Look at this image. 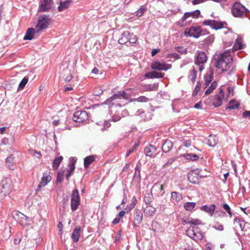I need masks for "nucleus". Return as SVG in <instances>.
Wrapping results in <instances>:
<instances>
[{
  "label": "nucleus",
  "instance_id": "nucleus-1",
  "mask_svg": "<svg viewBox=\"0 0 250 250\" xmlns=\"http://www.w3.org/2000/svg\"><path fill=\"white\" fill-rule=\"evenodd\" d=\"M231 52L227 50L220 54L216 60L215 66L222 71H227L232 65Z\"/></svg>",
  "mask_w": 250,
  "mask_h": 250
},
{
  "label": "nucleus",
  "instance_id": "nucleus-2",
  "mask_svg": "<svg viewBox=\"0 0 250 250\" xmlns=\"http://www.w3.org/2000/svg\"><path fill=\"white\" fill-rule=\"evenodd\" d=\"M12 189L11 180L8 178L2 179L0 184V197L4 198L11 193Z\"/></svg>",
  "mask_w": 250,
  "mask_h": 250
},
{
  "label": "nucleus",
  "instance_id": "nucleus-3",
  "mask_svg": "<svg viewBox=\"0 0 250 250\" xmlns=\"http://www.w3.org/2000/svg\"><path fill=\"white\" fill-rule=\"evenodd\" d=\"M231 13L235 17H243L246 16L247 9L240 3L235 2L232 7Z\"/></svg>",
  "mask_w": 250,
  "mask_h": 250
},
{
  "label": "nucleus",
  "instance_id": "nucleus-4",
  "mask_svg": "<svg viewBox=\"0 0 250 250\" xmlns=\"http://www.w3.org/2000/svg\"><path fill=\"white\" fill-rule=\"evenodd\" d=\"M12 215L14 219L22 226L25 227L29 225V218L21 212L17 210L14 211Z\"/></svg>",
  "mask_w": 250,
  "mask_h": 250
},
{
  "label": "nucleus",
  "instance_id": "nucleus-5",
  "mask_svg": "<svg viewBox=\"0 0 250 250\" xmlns=\"http://www.w3.org/2000/svg\"><path fill=\"white\" fill-rule=\"evenodd\" d=\"M187 232L188 236L196 241L202 239L204 237L203 233L200 231V228L198 227L189 228Z\"/></svg>",
  "mask_w": 250,
  "mask_h": 250
},
{
  "label": "nucleus",
  "instance_id": "nucleus-6",
  "mask_svg": "<svg viewBox=\"0 0 250 250\" xmlns=\"http://www.w3.org/2000/svg\"><path fill=\"white\" fill-rule=\"evenodd\" d=\"M207 61V57L204 52H200L196 56L195 61L196 67L201 71L204 69V64Z\"/></svg>",
  "mask_w": 250,
  "mask_h": 250
},
{
  "label": "nucleus",
  "instance_id": "nucleus-7",
  "mask_svg": "<svg viewBox=\"0 0 250 250\" xmlns=\"http://www.w3.org/2000/svg\"><path fill=\"white\" fill-rule=\"evenodd\" d=\"M50 19L48 15L41 16L38 19L36 27L38 28V31L46 28L49 25Z\"/></svg>",
  "mask_w": 250,
  "mask_h": 250
},
{
  "label": "nucleus",
  "instance_id": "nucleus-8",
  "mask_svg": "<svg viewBox=\"0 0 250 250\" xmlns=\"http://www.w3.org/2000/svg\"><path fill=\"white\" fill-rule=\"evenodd\" d=\"M80 204V197L77 189H75L72 193L71 199V208L75 211Z\"/></svg>",
  "mask_w": 250,
  "mask_h": 250
},
{
  "label": "nucleus",
  "instance_id": "nucleus-9",
  "mask_svg": "<svg viewBox=\"0 0 250 250\" xmlns=\"http://www.w3.org/2000/svg\"><path fill=\"white\" fill-rule=\"evenodd\" d=\"M87 113L85 111L79 110L73 114V120L75 122L83 123L88 119Z\"/></svg>",
  "mask_w": 250,
  "mask_h": 250
},
{
  "label": "nucleus",
  "instance_id": "nucleus-10",
  "mask_svg": "<svg viewBox=\"0 0 250 250\" xmlns=\"http://www.w3.org/2000/svg\"><path fill=\"white\" fill-rule=\"evenodd\" d=\"M201 28L200 26H192L187 28L185 31L186 36L197 38L201 35Z\"/></svg>",
  "mask_w": 250,
  "mask_h": 250
},
{
  "label": "nucleus",
  "instance_id": "nucleus-11",
  "mask_svg": "<svg viewBox=\"0 0 250 250\" xmlns=\"http://www.w3.org/2000/svg\"><path fill=\"white\" fill-rule=\"evenodd\" d=\"M53 0H41L38 11L48 12L53 8Z\"/></svg>",
  "mask_w": 250,
  "mask_h": 250
},
{
  "label": "nucleus",
  "instance_id": "nucleus-12",
  "mask_svg": "<svg viewBox=\"0 0 250 250\" xmlns=\"http://www.w3.org/2000/svg\"><path fill=\"white\" fill-rule=\"evenodd\" d=\"M51 180L50 172L48 171H44L42 174L41 181L38 186L36 191H39L41 188L45 187Z\"/></svg>",
  "mask_w": 250,
  "mask_h": 250
},
{
  "label": "nucleus",
  "instance_id": "nucleus-13",
  "mask_svg": "<svg viewBox=\"0 0 250 250\" xmlns=\"http://www.w3.org/2000/svg\"><path fill=\"white\" fill-rule=\"evenodd\" d=\"M219 92L214 96L212 101V104L215 107H218L222 104V101L224 98V94L223 89L221 88L219 89Z\"/></svg>",
  "mask_w": 250,
  "mask_h": 250
},
{
  "label": "nucleus",
  "instance_id": "nucleus-14",
  "mask_svg": "<svg viewBox=\"0 0 250 250\" xmlns=\"http://www.w3.org/2000/svg\"><path fill=\"white\" fill-rule=\"evenodd\" d=\"M200 15V11L199 10H196L193 11L189 12H186L182 18V23L180 25L181 26H184L185 25L186 22L185 23V21L188 19L189 18L191 17L192 18H197L199 15Z\"/></svg>",
  "mask_w": 250,
  "mask_h": 250
},
{
  "label": "nucleus",
  "instance_id": "nucleus-15",
  "mask_svg": "<svg viewBox=\"0 0 250 250\" xmlns=\"http://www.w3.org/2000/svg\"><path fill=\"white\" fill-rule=\"evenodd\" d=\"M203 24L206 26H209L212 29L216 30L219 29L223 27V24L222 22L211 20H205L203 22Z\"/></svg>",
  "mask_w": 250,
  "mask_h": 250
},
{
  "label": "nucleus",
  "instance_id": "nucleus-16",
  "mask_svg": "<svg viewBox=\"0 0 250 250\" xmlns=\"http://www.w3.org/2000/svg\"><path fill=\"white\" fill-rule=\"evenodd\" d=\"M216 206L214 205H204L200 207V209L212 216L215 210Z\"/></svg>",
  "mask_w": 250,
  "mask_h": 250
},
{
  "label": "nucleus",
  "instance_id": "nucleus-17",
  "mask_svg": "<svg viewBox=\"0 0 250 250\" xmlns=\"http://www.w3.org/2000/svg\"><path fill=\"white\" fill-rule=\"evenodd\" d=\"M143 213L141 210L139 209H135V215L134 217V224L137 226L141 224L143 220Z\"/></svg>",
  "mask_w": 250,
  "mask_h": 250
},
{
  "label": "nucleus",
  "instance_id": "nucleus-18",
  "mask_svg": "<svg viewBox=\"0 0 250 250\" xmlns=\"http://www.w3.org/2000/svg\"><path fill=\"white\" fill-rule=\"evenodd\" d=\"M157 150V148L154 146L149 145L145 147L144 149V152L146 156L152 157L154 156Z\"/></svg>",
  "mask_w": 250,
  "mask_h": 250
},
{
  "label": "nucleus",
  "instance_id": "nucleus-19",
  "mask_svg": "<svg viewBox=\"0 0 250 250\" xmlns=\"http://www.w3.org/2000/svg\"><path fill=\"white\" fill-rule=\"evenodd\" d=\"M151 67L152 69L158 70H167V67L165 64L157 61L153 62Z\"/></svg>",
  "mask_w": 250,
  "mask_h": 250
},
{
  "label": "nucleus",
  "instance_id": "nucleus-20",
  "mask_svg": "<svg viewBox=\"0 0 250 250\" xmlns=\"http://www.w3.org/2000/svg\"><path fill=\"white\" fill-rule=\"evenodd\" d=\"M164 76V74L155 71L148 72L145 75V77L146 78H160Z\"/></svg>",
  "mask_w": 250,
  "mask_h": 250
},
{
  "label": "nucleus",
  "instance_id": "nucleus-21",
  "mask_svg": "<svg viewBox=\"0 0 250 250\" xmlns=\"http://www.w3.org/2000/svg\"><path fill=\"white\" fill-rule=\"evenodd\" d=\"M81 227L77 226L73 231L71 237L74 242L76 243L79 241L80 236Z\"/></svg>",
  "mask_w": 250,
  "mask_h": 250
},
{
  "label": "nucleus",
  "instance_id": "nucleus-22",
  "mask_svg": "<svg viewBox=\"0 0 250 250\" xmlns=\"http://www.w3.org/2000/svg\"><path fill=\"white\" fill-rule=\"evenodd\" d=\"M130 33L128 31H124L121 35V38L119 39L118 42L120 44H124L128 42V37Z\"/></svg>",
  "mask_w": 250,
  "mask_h": 250
},
{
  "label": "nucleus",
  "instance_id": "nucleus-23",
  "mask_svg": "<svg viewBox=\"0 0 250 250\" xmlns=\"http://www.w3.org/2000/svg\"><path fill=\"white\" fill-rule=\"evenodd\" d=\"M72 1L71 0H67L64 1H61L60 5L58 7V10L59 12L67 9Z\"/></svg>",
  "mask_w": 250,
  "mask_h": 250
},
{
  "label": "nucleus",
  "instance_id": "nucleus-24",
  "mask_svg": "<svg viewBox=\"0 0 250 250\" xmlns=\"http://www.w3.org/2000/svg\"><path fill=\"white\" fill-rule=\"evenodd\" d=\"M35 33V29L33 28H30L27 29L23 38L24 40L30 41L33 39Z\"/></svg>",
  "mask_w": 250,
  "mask_h": 250
},
{
  "label": "nucleus",
  "instance_id": "nucleus-25",
  "mask_svg": "<svg viewBox=\"0 0 250 250\" xmlns=\"http://www.w3.org/2000/svg\"><path fill=\"white\" fill-rule=\"evenodd\" d=\"M6 165L7 167L10 169L13 170L15 167L14 163V157L12 155H10L5 160Z\"/></svg>",
  "mask_w": 250,
  "mask_h": 250
},
{
  "label": "nucleus",
  "instance_id": "nucleus-26",
  "mask_svg": "<svg viewBox=\"0 0 250 250\" xmlns=\"http://www.w3.org/2000/svg\"><path fill=\"white\" fill-rule=\"evenodd\" d=\"M158 88V83H154L152 84H146L143 87L142 90L143 91H155Z\"/></svg>",
  "mask_w": 250,
  "mask_h": 250
},
{
  "label": "nucleus",
  "instance_id": "nucleus-27",
  "mask_svg": "<svg viewBox=\"0 0 250 250\" xmlns=\"http://www.w3.org/2000/svg\"><path fill=\"white\" fill-rule=\"evenodd\" d=\"M188 181L192 184H195L199 183V177L195 175V173L190 171L188 174Z\"/></svg>",
  "mask_w": 250,
  "mask_h": 250
},
{
  "label": "nucleus",
  "instance_id": "nucleus-28",
  "mask_svg": "<svg viewBox=\"0 0 250 250\" xmlns=\"http://www.w3.org/2000/svg\"><path fill=\"white\" fill-rule=\"evenodd\" d=\"M95 160V157L94 155H89L86 157L84 159V167L85 168H87Z\"/></svg>",
  "mask_w": 250,
  "mask_h": 250
},
{
  "label": "nucleus",
  "instance_id": "nucleus-29",
  "mask_svg": "<svg viewBox=\"0 0 250 250\" xmlns=\"http://www.w3.org/2000/svg\"><path fill=\"white\" fill-rule=\"evenodd\" d=\"M162 148L164 152H168L172 148V142L170 140H166L163 144Z\"/></svg>",
  "mask_w": 250,
  "mask_h": 250
},
{
  "label": "nucleus",
  "instance_id": "nucleus-30",
  "mask_svg": "<svg viewBox=\"0 0 250 250\" xmlns=\"http://www.w3.org/2000/svg\"><path fill=\"white\" fill-rule=\"evenodd\" d=\"M156 211V209L155 208L148 206L145 208L144 212L145 214V215L150 217L152 216L153 214L155 213Z\"/></svg>",
  "mask_w": 250,
  "mask_h": 250
},
{
  "label": "nucleus",
  "instance_id": "nucleus-31",
  "mask_svg": "<svg viewBox=\"0 0 250 250\" xmlns=\"http://www.w3.org/2000/svg\"><path fill=\"white\" fill-rule=\"evenodd\" d=\"M218 140L215 135H209L208 138V145L211 147L215 146L218 143Z\"/></svg>",
  "mask_w": 250,
  "mask_h": 250
},
{
  "label": "nucleus",
  "instance_id": "nucleus-32",
  "mask_svg": "<svg viewBox=\"0 0 250 250\" xmlns=\"http://www.w3.org/2000/svg\"><path fill=\"white\" fill-rule=\"evenodd\" d=\"M164 186L159 183H156L154 185L152 188V189L159 192L158 195L162 196L164 194V192H162L164 189Z\"/></svg>",
  "mask_w": 250,
  "mask_h": 250
},
{
  "label": "nucleus",
  "instance_id": "nucleus-33",
  "mask_svg": "<svg viewBox=\"0 0 250 250\" xmlns=\"http://www.w3.org/2000/svg\"><path fill=\"white\" fill-rule=\"evenodd\" d=\"M77 161V158L75 157H71L70 158V161L69 163V168L67 171L71 172L73 173V172L75 169V164Z\"/></svg>",
  "mask_w": 250,
  "mask_h": 250
},
{
  "label": "nucleus",
  "instance_id": "nucleus-34",
  "mask_svg": "<svg viewBox=\"0 0 250 250\" xmlns=\"http://www.w3.org/2000/svg\"><path fill=\"white\" fill-rule=\"evenodd\" d=\"M239 103L235 100H231L229 101L228 106L226 107V109H234L238 108Z\"/></svg>",
  "mask_w": 250,
  "mask_h": 250
},
{
  "label": "nucleus",
  "instance_id": "nucleus-35",
  "mask_svg": "<svg viewBox=\"0 0 250 250\" xmlns=\"http://www.w3.org/2000/svg\"><path fill=\"white\" fill-rule=\"evenodd\" d=\"M123 99V95L122 91H118L117 93H115L112 96H111L110 98L106 100L105 103L106 104H108L111 101H112L114 99Z\"/></svg>",
  "mask_w": 250,
  "mask_h": 250
},
{
  "label": "nucleus",
  "instance_id": "nucleus-36",
  "mask_svg": "<svg viewBox=\"0 0 250 250\" xmlns=\"http://www.w3.org/2000/svg\"><path fill=\"white\" fill-rule=\"evenodd\" d=\"M62 156H61L54 160L53 162V167L54 169H57L59 167L60 164L62 161Z\"/></svg>",
  "mask_w": 250,
  "mask_h": 250
},
{
  "label": "nucleus",
  "instance_id": "nucleus-37",
  "mask_svg": "<svg viewBox=\"0 0 250 250\" xmlns=\"http://www.w3.org/2000/svg\"><path fill=\"white\" fill-rule=\"evenodd\" d=\"M141 167L137 165L136 166V167L135 168V173L134 175V178L138 179L139 181L141 180Z\"/></svg>",
  "mask_w": 250,
  "mask_h": 250
},
{
  "label": "nucleus",
  "instance_id": "nucleus-38",
  "mask_svg": "<svg viewBox=\"0 0 250 250\" xmlns=\"http://www.w3.org/2000/svg\"><path fill=\"white\" fill-rule=\"evenodd\" d=\"M184 157L188 160L196 161L199 159V157L195 154L188 153L184 155Z\"/></svg>",
  "mask_w": 250,
  "mask_h": 250
},
{
  "label": "nucleus",
  "instance_id": "nucleus-39",
  "mask_svg": "<svg viewBox=\"0 0 250 250\" xmlns=\"http://www.w3.org/2000/svg\"><path fill=\"white\" fill-rule=\"evenodd\" d=\"M217 86V83L215 81H214L212 83L210 86L208 88V89L205 92V95H209L211 94L213 90H214Z\"/></svg>",
  "mask_w": 250,
  "mask_h": 250
},
{
  "label": "nucleus",
  "instance_id": "nucleus-40",
  "mask_svg": "<svg viewBox=\"0 0 250 250\" xmlns=\"http://www.w3.org/2000/svg\"><path fill=\"white\" fill-rule=\"evenodd\" d=\"M197 67L194 66L193 67L192 70L190 71V73L188 76V78L192 82L195 81L196 79V69H197Z\"/></svg>",
  "mask_w": 250,
  "mask_h": 250
},
{
  "label": "nucleus",
  "instance_id": "nucleus-41",
  "mask_svg": "<svg viewBox=\"0 0 250 250\" xmlns=\"http://www.w3.org/2000/svg\"><path fill=\"white\" fill-rule=\"evenodd\" d=\"M194 202H187L184 204L185 208L188 211H191L195 206Z\"/></svg>",
  "mask_w": 250,
  "mask_h": 250
},
{
  "label": "nucleus",
  "instance_id": "nucleus-42",
  "mask_svg": "<svg viewBox=\"0 0 250 250\" xmlns=\"http://www.w3.org/2000/svg\"><path fill=\"white\" fill-rule=\"evenodd\" d=\"M136 202V199L135 197H133L131 204L128 205L125 208L127 212L130 211L135 207Z\"/></svg>",
  "mask_w": 250,
  "mask_h": 250
},
{
  "label": "nucleus",
  "instance_id": "nucleus-43",
  "mask_svg": "<svg viewBox=\"0 0 250 250\" xmlns=\"http://www.w3.org/2000/svg\"><path fill=\"white\" fill-rule=\"evenodd\" d=\"M146 10V8L144 6L142 5L139 9L135 12V15L139 18L143 15V14Z\"/></svg>",
  "mask_w": 250,
  "mask_h": 250
},
{
  "label": "nucleus",
  "instance_id": "nucleus-44",
  "mask_svg": "<svg viewBox=\"0 0 250 250\" xmlns=\"http://www.w3.org/2000/svg\"><path fill=\"white\" fill-rule=\"evenodd\" d=\"M152 194L151 193H146L144 198V201L146 205H149L151 202Z\"/></svg>",
  "mask_w": 250,
  "mask_h": 250
},
{
  "label": "nucleus",
  "instance_id": "nucleus-45",
  "mask_svg": "<svg viewBox=\"0 0 250 250\" xmlns=\"http://www.w3.org/2000/svg\"><path fill=\"white\" fill-rule=\"evenodd\" d=\"M213 74L212 73H210L208 75H206L205 77V84L206 86H208L210 82L212 81Z\"/></svg>",
  "mask_w": 250,
  "mask_h": 250
},
{
  "label": "nucleus",
  "instance_id": "nucleus-46",
  "mask_svg": "<svg viewBox=\"0 0 250 250\" xmlns=\"http://www.w3.org/2000/svg\"><path fill=\"white\" fill-rule=\"evenodd\" d=\"M183 198V197L181 193L173 191V199H175L176 202L180 201Z\"/></svg>",
  "mask_w": 250,
  "mask_h": 250
},
{
  "label": "nucleus",
  "instance_id": "nucleus-47",
  "mask_svg": "<svg viewBox=\"0 0 250 250\" xmlns=\"http://www.w3.org/2000/svg\"><path fill=\"white\" fill-rule=\"evenodd\" d=\"M137 41V37L136 35L132 33H130V35L128 37V42L130 44H134Z\"/></svg>",
  "mask_w": 250,
  "mask_h": 250
},
{
  "label": "nucleus",
  "instance_id": "nucleus-48",
  "mask_svg": "<svg viewBox=\"0 0 250 250\" xmlns=\"http://www.w3.org/2000/svg\"><path fill=\"white\" fill-rule=\"evenodd\" d=\"M28 81V78L27 77H24L19 85V88L20 89H22L24 87L26 83Z\"/></svg>",
  "mask_w": 250,
  "mask_h": 250
},
{
  "label": "nucleus",
  "instance_id": "nucleus-49",
  "mask_svg": "<svg viewBox=\"0 0 250 250\" xmlns=\"http://www.w3.org/2000/svg\"><path fill=\"white\" fill-rule=\"evenodd\" d=\"M133 101L138 102L146 103L149 101V99L146 96H142L137 98L134 99Z\"/></svg>",
  "mask_w": 250,
  "mask_h": 250
},
{
  "label": "nucleus",
  "instance_id": "nucleus-50",
  "mask_svg": "<svg viewBox=\"0 0 250 250\" xmlns=\"http://www.w3.org/2000/svg\"><path fill=\"white\" fill-rule=\"evenodd\" d=\"M186 223L198 225L201 224V221L200 220L197 219H190L188 221L186 222Z\"/></svg>",
  "mask_w": 250,
  "mask_h": 250
},
{
  "label": "nucleus",
  "instance_id": "nucleus-51",
  "mask_svg": "<svg viewBox=\"0 0 250 250\" xmlns=\"http://www.w3.org/2000/svg\"><path fill=\"white\" fill-rule=\"evenodd\" d=\"M214 40V37L213 35H211L207 37L205 40V42L206 44H211Z\"/></svg>",
  "mask_w": 250,
  "mask_h": 250
},
{
  "label": "nucleus",
  "instance_id": "nucleus-52",
  "mask_svg": "<svg viewBox=\"0 0 250 250\" xmlns=\"http://www.w3.org/2000/svg\"><path fill=\"white\" fill-rule=\"evenodd\" d=\"M201 83L199 82H197L196 85L193 91L192 95L193 96L197 95L198 92L201 89Z\"/></svg>",
  "mask_w": 250,
  "mask_h": 250
},
{
  "label": "nucleus",
  "instance_id": "nucleus-53",
  "mask_svg": "<svg viewBox=\"0 0 250 250\" xmlns=\"http://www.w3.org/2000/svg\"><path fill=\"white\" fill-rule=\"evenodd\" d=\"M122 95H123V99L130 101L131 99V95L130 93H127L125 91H122Z\"/></svg>",
  "mask_w": 250,
  "mask_h": 250
},
{
  "label": "nucleus",
  "instance_id": "nucleus-54",
  "mask_svg": "<svg viewBox=\"0 0 250 250\" xmlns=\"http://www.w3.org/2000/svg\"><path fill=\"white\" fill-rule=\"evenodd\" d=\"M212 228L219 231H222L224 230L223 226L219 223H217L215 225L213 226Z\"/></svg>",
  "mask_w": 250,
  "mask_h": 250
},
{
  "label": "nucleus",
  "instance_id": "nucleus-55",
  "mask_svg": "<svg viewBox=\"0 0 250 250\" xmlns=\"http://www.w3.org/2000/svg\"><path fill=\"white\" fill-rule=\"evenodd\" d=\"M223 208H224V209L225 210H226V211L229 214L230 217H232V213H231V210H230V208L229 207V206L228 204H224L223 205Z\"/></svg>",
  "mask_w": 250,
  "mask_h": 250
},
{
  "label": "nucleus",
  "instance_id": "nucleus-56",
  "mask_svg": "<svg viewBox=\"0 0 250 250\" xmlns=\"http://www.w3.org/2000/svg\"><path fill=\"white\" fill-rule=\"evenodd\" d=\"M174 49L175 51H176L178 52L181 53H185L186 51V48L183 46L176 47L174 48Z\"/></svg>",
  "mask_w": 250,
  "mask_h": 250
},
{
  "label": "nucleus",
  "instance_id": "nucleus-57",
  "mask_svg": "<svg viewBox=\"0 0 250 250\" xmlns=\"http://www.w3.org/2000/svg\"><path fill=\"white\" fill-rule=\"evenodd\" d=\"M63 174L61 172L58 173L57 177V183H61L63 181Z\"/></svg>",
  "mask_w": 250,
  "mask_h": 250
},
{
  "label": "nucleus",
  "instance_id": "nucleus-58",
  "mask_svg": "<svg viewBox=\"0 0 250 250\" xmlns=\"http://www.w3.org/2000/svg\"><path fill=\"white\" fill-rule=\"evenodd\" d=\"M243 117L245 118L250 120V110H245L243 113Z\"/></svg>",
  "mask_w": 250,
  "mask_h": 250
},
{
  "label": "nucleus",
  "instance_id": "nucleus-59",
  "mask_svg": "<svg viewBox=\"0 0 250 250\" xmlns=\"http://www.w3.org/2000/svg\"><path fill=\"white\" fill-rule=\"evenodd\" d=\"M192 172L195 173V175H197L198 177L199 176L200 178H202L204 176L201 174V170L199 169H196L192 171Z\"/></svg>",
  "mask_w": 250,
  "mask_h": 250
},
{
  "label": "nucleus",
  "instance_id": "nucleus-60",
  "mask_svg": "<svg viewBox=\"0 0 250 250\" xmlns=\"http://www.w3.org/2000/svg\"><path fill=\"white\" fill-rule=\"evenodd\" d=\"M121 119V117L118 115H114L112 117V121L115 122L119 121Z\"/></svg>",
  "mask_w": 250,
  "mask_h": 250
},
{
  "label": "nucleus",
  "instance_id": "nucleus-61",
  "mask_svg": "<svg viewBox=\"0 0 250 250\" xmlns=\"http://www.w3.org/2000/svg\"><path fill=\"white\" fill-rule=\"evenodd\" d=\"M184 145L187 147H188L191 146V141L190 140H184Z\"/></svg>",
  "mask_w": 250,
  "mask_h": 250
},
{
  "label": "nucleus",
  "instance_id": "nucleus-62",
  "mask_svg": "<svg viewBox=\"0 0 250 250\" xmlns=\"http://www.w3.org/2000/svg\"><path fill=\"white\" fill-rule=\"evenodd\" d=\"M213 246L211 243H208L205 248V250H212Z\"/></svg>",
  "mask_w": 250,
  "mask_h": 250
},
{
  "label": "nucleus",
  "instance_id": "nucleus-63",
  "mask_svg": "<svg viewBox=\"0 0 250 250\" xmlns=\"http://www.w3.org/2000/svg\"><path fill=\"white\" fill-rule=\"evenodd\" d=\"M160 50L159 49L155 48L152 50L151 52V55L152 56H155L156 54H157L158 52H159Z\"/></svg>",
  "mask_w": 250,
  "mask_h": 250
},
{
  "label": "nucleus",
  "instance_id": "nucleus-64",
  "mask_svg": "<svg viewBox=\"0 0 250 250\" xmlns=\"http://www.w3.org/2000/svg\"><path fill=\"white\" fill-rule=\"evenodd\" d=\"M72 75L71 74H69L65 78V81L66 82H70L72 79Z\"/></svg>",
  "mask_w": 250,
  "mask_h": 250
}]
</instances>
